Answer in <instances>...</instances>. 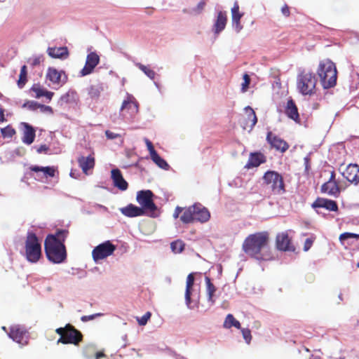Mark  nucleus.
<instances>
[{
  "mask_svg": "<svg viewBox=\"0 0 359 359\" xmlns=\"http://www.w3.org/2000/svg\"><path fill=\"white\" fill-rule=\"evenodd\" d=\"M25 129L23 131L22 142L29 145L34 141L35 130L34 128L27 123H22Z\"/></svg>",
  "mask_w": 359,
  "mask_h": 359,
  "instance_id": "29",
  "label": "nucleus"
},
{
  "mask_svg": "<svg viewBox=\"0 0 359 359\" xmlns=\"http://www.w3.org/2000/svg\"><path fill=\"white\" fill-rule=\"evenodd\" d=\"M106 137L109 140H114L119 137V135L117 133H114L110 130H106L105 131Z\"/></svg>",
  "mask_w": 359,
  "mask_h": 359,
  "instance_id": "52",
  "label": "nucleus"
},
{
  "mask_svg": "<svg viewBox=\"0 0 359 359\" xmlns=\"http://www.w3.org/2000/svg\"><path fill=\"white\" fill-rule=\"evenodd\" d=\"M227 22L226 12L219 11L213 25L212 31L215 34H219L226 27Z\"/></svg>",
  "mask_w": 359,
  "mask_h": 359,
  "instance_id": "24",
  "label": "nucleus"
},
{
  "mask_svg": "<svg viewBox=\"0 0 359 359\" xmlns=\"http://www.w3.org/2000/svg\"><path fill=\"white\" fill-rule=\"evenodd\" d=\"M4 137H12L15 134V130L10 126L1 129Z\"/></svg>",
  "mask_w": 359,
  "mask_h": 359,
  "instance_id": "43",
  "label": "nucleus"
},
{
  "mask_svg": "<svg viewBox=\"0 0 359 359\" xmlns=\"http://www.w3.org/2000/svg\"><path fill=\"white\" fill-rule=\"evenodd\" d=\"M244 110L247 115V118H245V122L242 123V126L244 130L249 129V130H251L257 122V116L252 108L249 106L245 107Z\"/></svg>",
  "mask_w": 359,
  "mask_h": 359,
  "instance_id": "22",
  "label": "nucleus"
},
{
  "mask_svg": "<svg viewBox=\"0 0 359 359\" xmlns=\"http://www.w3.org/2000/svg\"><path fill=\"white\" fill-rule=\"evenodd\" d=\"M56 333L60 335V337H65L66 332V326L65 327H59L55 330Z\"/></svg>",
  "mask_w": 359,
  "mask_h": 359,
  "instance_id": "57",
  "label": "nucleus"
},
{
  "mask_svg": "<svg viewBox=\"0 0 359 359\" xmlns=\"http://www.w3.org/2000/svg\"><path fill=\"white\" fill-rule=\"evenodd\" d=\"M49 148L46 144H42L40 147H39L36 149V151L39 154H41L43 152H47L48 151Z\"/></svg>",
  "mask_w": 359,
  "mask_h": 359,
  "instance_id": "55",
  "label": "nucleus"
},
{
  "mask_svg": "<svg viewBox=\"0 0 359 359\" xmlns=\"http://www.w3.org/2000/svg\"><path fill=\"white\" fill-rule=\"evenodd\" d=\"M82 340L81 333L76 330L70 324L66 325V332L65 337H60L57 340V343L73 344L77 345Z\"/></svg>",
  "mask_w": 359,
  "mask_h": 359,
  "instance_id": "10",
  "label": "nucleus"
},
{
  "mask_svg": "<svg viewBox=\"0 0 359 359\" xmlns=\"http://www.w3.org/2000/svg\"><path fill=\"white\" fill-rule=\"evenodd\" d=\"M241 332L245 342L249 344L252 339L250 330L249 329H242Z\"/></svg>",
  "mask_w": 359,
  "mask_h": 359,
  "instance_id": "47",
  "label": "nucleus"
},
{
  "mask_svg": "<svg viewBox=\"0 0 359 359\" xmlns=\"http://www.w3.org/2000/svg\"><path fill=\"white\" fill-rule=\"evenodd\" d=\"M266 140L271 147L276 149L282 153L285 152L289 147L287 143L279 137L273 135L271 132H268Z\"/></svg>",
  "mask_w": 359,
  "mask_h": 359,
  "instance_id": "16",
  "label": "nucleus"
},
{
  "mask_svg": "<svg viewBox=\"0 0 359 359\" xmlns=\"http://www.w3.org/2000/svg\"><path fill=\"white\" fill-rule=\"evenodd\" d=\"M47 53L52 58L60 60L67 59L69 55L68 48L66 46L48 47Z\"/></svg>",
  "mask_w": 359,
  "mask_h": 359,
  "instance_id": "21",
  "label": "nucleus"
},
{
  "mask_svg": "<svg viewBox=\"0 0 359 359\" xmlns=\"http://www.w3.org/2000/svg\"><path fill=\"white\" fill-rule=\"evenodd\" d=\"M192 210V205L187 208H183V213L180 217V220L184 224H189L194 222V212Z\"/></svg>",
  "mask_w": 359,
  "mask_h": 359,
  "instance_id": "34",
  "label": "nucleus"
},
{
  "mask_svg": "<svg viewBox=\"0 0 359 359\" xmlns=\"http://www.w3.org/2000/svg\"><path fill=\"white\" fill-rule=\"evenodd\" d=\"M224 327L225 328H231L232 327H235L239 329L241 327V323L239 321L235 319L232 314H228L224 322Z\"/></svg>",
  "mask_w": 359,
  "mask_h": 359,
  "instance_id": "37",
  "label": "nucleus"
},
{
  "mask_svg": "<svg viewBox=\"0 0 359 359\" xmlns=\"http://www.w3.org/2000/svg\"><path fill=\"white\" fill-rule=\"evenodd\" d=\"M29 169L36 172L34 178L41 182H46V180L48 177H54L57 172V170L54 166L42 167L39 165H32Z\"/></svg>",
  "mask_w": 359,
  "mask_h": 359,
  "instance_id": "11",
  "label": "nucleus"
},
{
  "mask_svg": "<svg viewBox=\"0 0 359 359\" xmlns=\"http://www.w3.org/2000/svg\"><path fill=\"white\" fill-rule=\"evenodd\" d=\"M27 81V67L23 65L20 69V74L18 81L19 88H22Z\"/></svg>",
  "mask_w": 359,
  "mask_h": 359,
  "instance_id": "40",
  "label": "nucleus"
},
{
  "mask_svg": "<svg viewBox=\"0 0 359 359\" xmlns=\"http://www.w3.org/2000/svg\"><path fill=\"white\" fill-rule=\"evenodd\" d=\"M242 249L250 257L257 260H269L271 255L269 247V236L265 231L249 235L243 241Z\"/></svg>",
  "mask_w": 359,
  "mask_h": 359,
  "instance_id": "1",
  "label": "nucleus"
},
{
  "mask_svg": "<svg viewBox=\"0 0 359 359\" xmlns=\"http://www.w3.org/2000/svg\"><path fill=\"white\" fill-rule=\"evenodd\" d=\"M151 317L150 312H147L144 315H143L140 318L137 319L138 323L140 325H145L148 321V320Z\"/></svg>",
  "mask_w": 359,
  "mask_h": 359,
  "instance_id": "48",
  "label": "nucleus"
},
{
  "mask_svg": "<svg viewBox=\"0 0 359 359\" xmlns=\"http://www.w3.org/2000/svg\"><path fill=\"white\" fill-rule=\"evenodd\" d=\"M76 99V93L74 90H69L65 94L60 97V102L62 104L71 103L75 102Z\"/></svg>",
  "mask_w": 359,
  "mask_h": 359,
  "instance_id": "36",
  "label": "nucleus"
},
{
  "mask_svg": "<svg viewBox=\"0 0 359 359\" xmlns=\"http://www.w3.org/2000/svg\"><path fill=\"white\" fill-rule=\"evenodd\" d=\"M205 281L206 285V294L208 297V302L210 304V306H212L215 302V299L214 296L217 290V288L211 282V280L208 276L205 277Z\"/></svg>",
  "mask_w": 359,
  "mask_h": 359,
  "instance_id": "32",
  "label": "nucleus"
},
{
  "mask_svg": "<svg viewBox=\"0 0 359 359\" xmlns=\"http://www.w3.org/2000/svg\"><path fill=\"white\" fill-rule=\"evenodd\" d=\"M312 244H313V241L311 238H307L305 241L304 245V251H308L311 248Z\"/></svg>",
  "mask_w": 359,
  "mask_h": 359,
  "instance_id": "53",
  "label": "nucleus"
},
{
  "mask_svg": "<svg viewBox=\"0 0 359 359\" xmlns=\"http://www.w3.org/2000/svg\"><path fill=\"white\" fill-rule=\"evenodd\" d=\"M341 174L348 182L355 184L359 183V165L357 164H349Z\"/></svg>",
  "mask_w": 359,
  "mask_h": 359,
  "instance_id": "17",
  "label": "nucleus"
},
{
  "mask_svg": "<svg viewBox=\"0 0 359 359\" xmlns=\"http://www.w3.org/2000/svg\"><path fill=\"white\" fill-rule=\"evenodd\" d=\"M321 192L327 194L329 196L338 197L340 189L337 183L325 182L321 186Z\"/></svg>",
  "mask_w": 359,
  "mask_h": 359,
  "instance_id": "30",
  "label": "nucleus"
},
{
  "mask_svg": "<svg viewBox=\"0 0 359 359\" xmlns=\"http://www.w3.org/2000/svg\"><path fill=\"white\" fill-rule=\"evenodd\" d=\"M183 211V208H181V207H179V206H177L175 210V212L173 213V217L175 219H177L179 217L180 213Z\"/></svg>",
  "mask_w": 359,
  "mask_h": 359,
  "instance_id": "56",
  "label": "nucleus"
},
{
  "mask_svg": "<svg viewBox=\"0 0 359 359\" xmlns=\"http://www.w3.org/2000/svg\"><path fill=\"white\" fill-rule=\"evenodd\" d=\"M243 83H242V91L245 92L250 82V78L248 74H245L243 76Z\"/></svg>",
  "mask_w": 359,
  "mask_h": 359,
  "instance_id": "49",
  "label": "nucleus"
},
{
  "mask_svg": "<svg viewBox=\"0 0 359 359\" xmlns=\"http://www.w3.org/2000/svg\"><path fill=\"white\" fill-rule=\"evenodd\" d=\"M194 283V277L192 273L188 275L187 278L186 290H185V303L189 309H194L196 306V304L191 299L192 287Z\"/></svg>",
  "mask_w": 359,
  "mask_h": 359,
  "instance_id": "20",
  "label": "nucleus"
},
{
  "mask_svg": "<svg viewBox=\"0 0 359 359\" xmlns=\"http://www.w3.org/2000/svg\"><path fill=\"white\" fill-rule=\"evenodd\" d=\"M30 90L34 93V97L39 99L45 97L48 102H50L54 95L53 92L48 91L39 83H34L31 88Z\"/></svg>",
  "mask_w": 359,
  "mask_h": 359,
  "instance_id": "25",
  "label": "nucleus"
},
{
  "mask_svg": "<svg viewBox=\"0 0 359 359\" xmlns=\"http://www.w3.org/2000/svg\"><path fill=\"white\" fill-rule=\"evenodd\" d=\"M122 338H123V341H126V339H127V335H126V334L123 335Z\"/></svg>",
  "mask_w": 359,
  "mask_h": 359,
  "instance_id": "64",
  "label": "nucleus"
},
{
  "mask_svg": "<svg viewBox=\"0 0 359 359\" xmlns=\"http://www.w3.org/2000/svg\"><path fill=\"white\" fill-rule=\"evenodd\" d=\"M103 88L101 85L91 86L88 90V95L93 99H97L100 97Z\"/></svg>",
  "mask_w": 359,
  "mask_h": 359,
  "instance_id": "38",
  "label": "nucleus"
},
{
  "mask_svg": "<svg viewBox=\"0 0 359 359\" xmlns=\"http://www.w3.org/2000/svg\"><path fill=\"white\" fill-rule=\"evenodd\" d=\"M135 65L141 71H142L145 74V75H147L149 79H154L155 78L156 72L154 70L149 69L148 67L139 62L135 63Z\"/></svg>",
  "mask_w": 359,
  "mask_h": 359,
  "instance_id": "39",
  "label": "nucleus"
},
{
  "mask_svg": "<svg viewBox=\"0 0 359 359\" xmlns=\"http://www.w3.org/2000/svg\"><path fill=\"white\" fill-rule=\"evenodd\" d=\"M304 160V164H305L306 170H308L309 169V158L308 157H305Z\"/></svg>",
  "mask_w": 359,
  "mask_h": 359,
  "instance_id": "61",
  "label": "nucleus"
},
{
  "mask_svg": "<svg viewBox=\"0 0 359 359\" xmlns=\"http://www.w3.org/2000/svg\"><path fill=\"white\" fill-rule=\"evenodd\" d=\"M327 182H330L331 184H332V183H337L336 182V180H335V173H334V172H331L330 177L329 180Z\"/></svg>",
  "mask_w": 359,
  "mask_h": 359,
  "instance_id": "59",
  "label": "nucleus"
},
{
  "mask_svg": "<svg viewBox=\"0 0 359 359\" xmlns=\"http://www.w3.org/2000/svg\"><path fill=\"white\" fill-rule=\"evenodd\" d=\"M41 104L38 103L36 101H27L22 104L23 108H27L31 111H35L38 109H40Z\"/></svg>",
  "mask_w": 359,
  "mask_h": 359,
  "instance_id": "44",
  "label": "nucleus"
},
{
  "mask_svg": "<svg viewBox=\"0 0 359 359\" xmlns=\"http://www.w3.org/2000/svg\"><path fill=\"white\" fill-rule=\"evenodd\" d=\"M111 179L114 187H117L121 191H126L128 189V182L123 179L121 171L118 169H113L111 170Z\"/></svg>",
  "mask_w": 359,
  "mask_h": 359,
  "instance_id": "23",
  "label": "nucleus"
},
{
  "mask_svg": "<svg viewBox=\"0 0 359 359\" xmlns=\"http://www.w3.org/2000/svg\"><path fill=\"white\" fill-rule=\"evenodd\" d=\"M120 211L123 215L128 217H135L145 214L142 208H140V207L136 206L132 203L121 208Z\"/></svg>",
  "mask_w": 359,
  "mask_h": 359,
  "instance_id": "26",
  "label": "nucleus"
},
{
  "mask_svg": "<svg viewBox=\"0 0 359 359\" xmlns=\"http://www.w3.org/2000/svg\"><path fill=\"white\" fill-rule=\"evenodd\" d=\"M46 79L52 83L62 86L67 81V76L63 71H58L53 67H49L46 74Z\"/></svg>",
  "mask_w": 359,
  "mask_h": 359,
  "instance_id": "14",
  "label": "nucleus"
},
{
  "mask_svg": "<svg viewBox=\"0 0 359 359\" xmlns=\"http://www.w3.org/2000/svg\"><path fill=\"white\" fill-rule=\"evenodd\" d=\"M144 142L146 143V145L147 147V149L149 151L150 155L153 154L154 152H156V151L154 149V146L150 140H149L147 138L144 139Z\"/></svg>",
  "mask_w": 359,
  "mask_h": 359,
  "instance_id": "51",
  "label": "nucleus"
},
{
  "mask_svg": "<svg viewBox=\"0 0 359 359\" xmlns=\"http://www.w3.org/2000/svg\"><path fill=\"white\" fill-rule=\"evenodd\" d=\"M78 163L83 172L88 174V170L93 168L95 165V158L93 155L81 156L78 158Z\"/></svg>",
  "mask_w": 359,
  "mask_h": 359,
  "instance_id": "28",
  "label": "nucleus"
},
{
  "mask_svg": "<svg viewBox=\"0 0 359 359\" xmlns=\"http://www.w3.org/2000/svg\"><path fill=\"white\" fill-rule=\"evenodd\" d=\"M6 121L4 118V109L0 107V122H4Z\"/></svg>",
  "mask_w": 359,
  "mask_h": 359,
  "instance_id": "60",
  "label": "nucleus"
},
{
  "mask_svg": "<svg viewBox=\"0 0 359 359\" xmlns=\"http://www.w3.org/2000/svg\"><path fill=\"white\" fill-rule=\"evenodd\" d=\"M66 229H60L55 234L47 236L44 246L48 259L54 264H61L67 259L64 242L68 235Z\"/></svg>",
  "mask_w": 359,
  "mask_h": 359,
  "instance_id": "2",
  "label": "nucleus"
},
{
  "mask_svg": "<svg viewBox=\"0 0 359 359\" xmlns=\"http://www.w3.org/2000/svg\"><path fill=\"white\" fill-rule=\"evenodd\" d=\"M150 156L153 162L156 163L159 168L165 170H168L170 168V165L168 164V163L163 158H161L156 151L151 154Z\"/></svg>",
  "mask_w": 359,
  "mask_h": 359,
  "instance_id": "35",
  "label": "nucleus"
},
{
  "mask_svg": "<svg viewBox=\"0 0 359 359\" xmlns=\"http://www.w3.org/2000/svg\"><path fill=\"white\" fill-rule=\"evenodd\" d=\"M40 109L42 112H48L50 114H53V109L50 106H46L41 104Z\"/></svg>",
  "mask_w": 359,
  "mask_h": 359,
  "instance_id": "54",
  "label": "nucleus"
},
{
  "mask_svg": "<svg viewBox=\"0 0 359 359\" xmlns=\"http://www.w3.org/2000/svg\"><path fill=\"white\" fill-rule=\"evenodd\" d=\"M317 73L324 88H330L335 86L337 72L334 63L331 60L321 61Z\"/></svg>",
  "mask_w": 359,
  "mask_h": 359,
  "instance_id": "3",
  "label": "nucleus"
},
{
  "mask_svg": "<svg viewBox=\"0 0 359 359\" xmlns=\"http://www.w3.org/2000/svg\"><path fill=\"white\" fill-rule=\"evenodd\" d=\"M139 109V104L135 97L127 93L126 97L122 102L121 111H123L127 110L130 117H133L137 114Z\"/></svg>",
  "mask_w": 359,
  "mask_h": 359,
  "instance_id": "13",
  "label": "nucleus"
},
{
  "mask_svg": "<svg viewBox=\"0 0 359 359\" xmlns=\"http://www.w3.org/2000/svg\"><path fill=\"white\" fill-rule=\"evenodd\" d=\"M104 354L102 353H97L96 354V359H100V358L104 357Z\"/></svg>",
  "mask_w": 359,
  "mask_h": 359,
  "instance_id": "62",
  "label": "nucleus"
},
{
  "mask_svg": "<svg viewBox=\"0 0 359 359\" xmlns=\"http://www.w3.org/2000/svg\"><path fill=\"white\" fill-rule=\"evenodd\" d=\"M313 208H325L329 211L337 212L338 205L336 201L324 198H318L312 204Z\"/></svg>",
  "mask_w": 359,
  "mask_h": 359,
  "instance_id": "18",
  "label": "nucleus"
},
{
  "mask_svg": "<svg viewBox=\"0 0 359 359\" xmlns=\"http://www.w3.org/2000/svg\"><path fill=\"white\" fill-rule=\"evenodd\" d=\"M70 176L72 177L76 178V177L75 176V173L72 170L70 172Z\"/></svg>",
  "mask_w": 359,
  "mask_h": 359,
  "instance_id": "63",
  "label": "nucleus"
},
{
  "mask_svg": "<svg viewBox=\"0 0 359 359\" xmlns=\"http://www.w3.org/2000/svg\"><path fill=\"white\" fill-rule=\"evenodd\" d=\"M43 60L44 58L43 55H34L29 59L28 63L32 67H36L40 65L41 62L43 61Z\"/></svg>",
  "mask_w": 359,
  "mask_h": 359,
  "instance_id": "42",
  "label": "nucleus"
},
{
  "mask_svg": "<svg viewBox=\"0 0 359 359\" xmlns=\"http://www.w3.org/2000/svg\"><path fill=\"white\" fill-rule=\"evenodd\" d=\"M231 15L232 27L237 33H239L243 29L241 19L243 16V13L239 12V6L237 1L234 3L231 8Z\"/></svg>",
  "mask_w": 359,
  "mask_h": 359,
  "instance_id": "19",
  "label": "nucleus"
},
{
  "mask_svg": "<svg viewBox=\"0 0 359 359\" xmlns=\"http://www.w3.org/2000/svg\"><path fill=\"white\" fill-rule=\"evenodd\" d=\"M290 240L287 233H282L276 236V247L278 250L283 251H289L292 250L290 245Z\"/></svg>",
  "mask_w": 359,
  "mask_h": 359,
  "instance_id": "27",
  "label": "nucleus"
},
{
  "mask_svg": "<svg viewBox=\"0 0 359 359\" xmlns=\"http://www.w3.org/2000/svg\"><path fill=\"white\" fill-rule=\"evenodd\" d=\"M285 114L290 118L295 121H297L299 119L297 107L292 99L289 100L287 102Z\"/></svg>",
  "mask_w": 359,
  "mask_h": 359,
  "instance_id": "31",
  "label": "nucleus"
},
{
  "mask_svg": "<svg viewBox=\"0 0 359 359\" xmlns=\"http://www.w3.org/2000/svg\"><path fill=\"white\" fill-rule=\"evenodd\" d=\"M205 6V1L204 0H203L198 4L196 7L191 8V11H189V13L191 14H194V15L199 14L204 9Z\"/></svg>",
  "mask_w": 359,
  "mask_h": 359,
  "instance_id": "45",
  "label": "nucleus"
},
{
  "mask_svg": "<svg viewBox=\"0 0 359 359\" xmlns=\"http://www.w3.org/2000/svg\"><path fill=\"white\" fill-rule=\"evenodd\" d=\"M25 256L28 262L36 263L41 255V246L36 234L28 231L25 243Z\"/></svg>",
  "mask_w": 359,
  "mask_h": 359,
  "instance_id": "4",
  "label": "nucleus"
},
{
  "mask_svg": "<svg viewBox=\"0 0 359 359\" xmlns=\"http://www.w3.org/2000/svg\"><path fill=\"white\" fill-rule=\"evenodd\" d=\"M349 238H359V234L354 233L345 232L340 235L339 240L343 242Z\"/></svg>",
  "mask_w": 359,
  "mask_h": 359,
  "instance_id": "46",
  "label": "nucleus"
},
{
  "mask_svg": "<svg viewBox=\"0 0 359 359\" xmlns=\"http://www.w3.org/2000/svg\"><path fill=\"white\" fill-rule=\"evenodd\" d=\"M281 11H282L283 14L285 16H289V15H290V11H289L288 7H287L286 5L282 8V10H281Z\"/></svg>",
  "mask_w": 359,
  "mask_h": 359,
  "instance_id": "58",
  "label": "nucleus"
},
{
  "mask_svg": "<svg viewBox=\"0 0 359 359\" xmlns=\"http://www.w3.org/2000/svg\"><path fill=\"white\" fill-rule=\"evenodd\" d=\"M170 248L175 253H180L184 248V244L181 241H176L171 243Z\"/></svg>",
  "mask_w": 359,
  "mask_h": 359,
  "instance_id": "41",
  "label": "nucleus"
},
{
  "mask_svg": "<svg viewBox=\"0 0 359 359\" xmlns=\"http://www.w3.org/2000/svg\"><path fill=\"white\" fill-rule=\"evenodd\" d=\"M103 316V313H95L93 315H89V316H83L81 318V320L83 322H87L88 320H92L95 319L96 317H99V316Z\"/></svg>",
  "mask_w": 359,
  "mask_h": 359,
  "instance_id": "50",
  "label": "nucleus"
},
{
  "mask_svg": "<svg viewBox=\"0 0 359 359\" xmlns=\"http://www.w3.org/2000/svg\"><path fill=\"white\" fill-rule=\"evenodd\" d=\"M263 180L264 182L271 184L273 191L277 194L285 191L284 182L282 176L275 171H267L265 172Z\"/></svg>",
  "mask_w": 359,
  "mask_h": 359,
  "instance_id": "8",
  "label": "nucleus"
},
{
  "mask_svg": "<svg viewBox=\"0 0 359 359\" xmlns=\"http://www.w3.org/2000/svg\"><path fill=\"white\" fill-rule=\"evenodd\" d=\"M116 250V246L110 241H107L97 246L92 251L93 260L97 263L111 255Z\"/></svg>",
  "mask_w": 359,
  "mask_h": 359,
  "instance_id": "7",
  "label": "nucleus"
},
{
  "mask_svg": "<svg viewBox=\"0 0 359 359\" xmlns=\"http://www.w3.org/2000/svg\"><path fill=\"white\" fill-rule=\"evenodd\" d=\"M153 197L154 194L151 190H142L137 193L136 200L144 213L151 217L156 218L158 216L156 212L158 208L153 201Z\"/></svg>",
  "mask_w": 359,
  "mask_h": 359,
  "instance_id": "5",
  "label": "nucleus"
},
{
  "mask_svg": "<svg viewBox=\"0 0 359 359\" xmlns=\"http://www.w3.org/2000/svg\"><path fill=\"white\" fill-rule=\"evenodd\" d=\"M316 85V76L312 73L303 72L298 75L297 88L302 95H306L313 94Z\"/></svg>",
  "mask_w": 359,
  "mask_h": 359,
  "instance_id": "6",
  "label": "nucleus"
},
{
  "mask_svg": "<svg viewBox=\"0 0 359 359\" xmlns=\"http://www.w3.org/2000/svg\"><path fill=\"white\" fill-rule=\"evenodd\" d=\"M100 62V56L95 52H90L87 55L86 63L79 72L80 76H86L93 72L94 69Z\"/></svg>",
  "mask_w": 359,
  "mask_h": 359,
  "instance_id": "12",
  "label": "nucleus"
},
{
  "mask_svg": "<svg viewBox=\"0 0 359 359\" xmlns=\"http://www.w3.org/2000/svg\"><path fill=\"white\" fill-rule=\"evenodd\" d=\"M265 161L264 156L260 153H252L250 154L245 167L250 168L259 166Z\"/></svg>",
  "mask_w": 359,
  "mask_h": 359,
  "instance_id": "33",
  "label": "nucleus"
},
{
  "mask_svg": "<svg viewBox=\"0 0 359 359\" xmlns=\"http://www.w3.org/2000/svg\"><path fill=\"white\" fill-rule=\"evenodd\" d=\"M194 221L205 223L210 219L209 210L201 203H195L192 205Z\"/></svg>",
  "mask_w": 359,
  "mask_h": 359,
  "instance_id": "15",
  "label": "nucleus"
},
{
  "mask_svg": "<svg viewBox=\"0 0 359 359\" xmlns=\"http://www.w3.org/2000/svg\"><path fill=\"white\" fill-rule=\"evenodd\" d=\"M8 334L11 339L21 346H25L28 344L29 337V332L26 328L22 325H14L11 326Z\"/></svg>",
  "mask_w": 359,
  "mask_h": 359,
  "instance_id": "9",
  "label": "nucleus"
}]
</instances>
